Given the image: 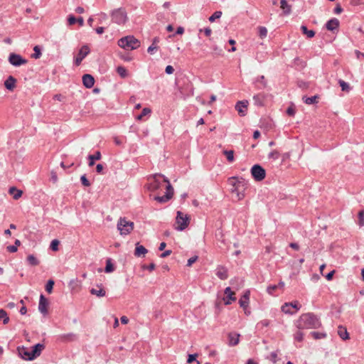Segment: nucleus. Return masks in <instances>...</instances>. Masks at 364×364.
<instances>
[{
  "label": "nucleus",
  "mask_w": 364,
  "mask_h": 364,
  "mask_svg": "<svg viewBox=\"0 0 364 364\" xmlns=\"http://www.w3.org/2000/svg\"><path fill=\"white\" fill-rule=\"evenodd\" d=\"M296 326L299 329L318 328L321 326V322L318 316L314 313L301 314L296 321Z\"/></svg>",
  "instance_id": "nucleus-1"
},
{
  "label": "nucleus",
  "mask_w": 364,
  "mask_h": 364,
  "mask_svg": "<svg viewBox=\"0 0 364 364\" xmlns=\"http://www.w3.org/2000/svg\"><path fill=\"white\" fill-rule=\"evenodd\" d=\"M45 348V346L43 343H37L32 347V350H30L28 348L24 346H18L17 351L18 355L26 360H33L37 357L40 356L42 350Z\"/></svg>",
  "instance_id": "nucleus-2"
},
{
  "label": "nucleus",
  "mask_w": 364,
  "mask_h": 364,
  "mask_svg": "<svg viewBox=\"0 0 364 364\" xmlns=\"http://www.w3.org/2000/svg\"><path fill=\"white\" fill-rule=\"evenodd\" d=\"M119 47L127 50H134L137 48L140 42L133 36H127L120 38L118 41Z\"/></svg>",
  "instance_id": "nucleus-3"
},
{
  "label": "nucleus",
  "mask_w": 364,
  "mask_h": 364,
  "mask_svg": "<svg viewBox=\"0 0 364 364\" xmlns=\"http://www.w3.org/2000/svg\"><path fill=\"white\" fill-rule=\"evenodd\" d=\"M112 21L118 25L124 24L127 20V14L124 8L114 9L111 14Z\"/></svg>",
  "instance_id": "nucleus-4"
},
{
  "label": "nucleus",
  "mask_w": 364,
  "mask_h": 364,
  "mask_svg": "<svg viewBox=\"0 0 364 364\" xmlns=\"http://www.w3.org/2000/svg\"><path fill=\"white\" fill-rule=\"evenodd\" d=\"M190 217L183 214L181 211H177V215L176 218V223L177 226L175 228L178 231H183L185 230L189 224Z\"/></svg>",
  "instance_id": "nucleus-5"
},
{
  "label": "nucleus",
  "mask_w": 364,
  "mask_h": 364,
  "mask_svg": "<svg viewBox=\"0 0 364 364\" xmlns=\"http://www.w3.org/2000/svg\"><path fill=\"white\" fill-rule=\"evenodd\" d=\"M117 228L122 235H127L133 230L134 223L121 218L118 221Z\"/></svg>",
  "instance_id": "nucleus-6"
},
{
  "label": "nucleus",
  "mask_w": 364,
  "mask_h": 364,
  "mask_svg": "<svg viewBox=\"0 0 364 364\" xmlns=\"http://www.w3.org/2000/svg\"><path fill=\"white\" fill-rule=\"evenodd\" d=\"M251 174L256 181H261L265 178L266 171L262 166L255 164L251 168Z\"/></svg>",
  "instance_id": "nucleus-7"
},
{
  "label": "nucleus",
  "mask_w": 364,
  "mask_h": 364,
  "mask_svg": "<svg viewBox=\"0 0 364 364\" xmlns=\"http://www.w3.org/2000/svg\"><path fill=\"white\" fill-rule=\"evenodd\" d=\"M9 62L14 66L18 67L27 63L28 60L21 55L12 53L9 56Z\"/></svg>",
  "instance_id": "nucleus-8"
},
{
  "label": "nucleus",
  "mask_w": 364,
  "mask_h": 364,
  "mask_svg": "<svg viewBox=\"0 0 364 364\" xmlns=\"http://www.w3.org/2000/svg\"><path fill=\"white\" fill-rule=\"evenodd\" d=\"M90 53V48L88 46L84 45L81 47L79 53L75 58V64L78 66L82 63V60Z\"/></svg>",
  "instance_id": "nucleus-9"
},
{
  "label": "nucleus",
  "mask_w": 364,
  "mask_h": 364,
  "mask_svg": "<svg viewBox=\"0 0 364 364\" xmlns=\"http://www.w3.org/2000/svg\"><path fill=\"white\" fill-rule=\"evenodd\" d=\"M48 299L44 296L43 294H41L40 299H39V304H38L39 311L42 314L46 315L48 314Z\"/></svg>",
  "instance_id": "nucleus-10"
},
{
  "label": "nucleus",
  "mask_w": 364,
  "mask_h": 364,
  "mask_svg": "<svg viewBox=\"0 0 364 364\" xmlns=\"http://www.w3.org/2000/svg\"><path fill=\"white\" fill-rule=\"evenodd\" d=\"M250 295V291H246L239 300V304H240V307L244 309L245 312L247 314H250V311H246V309L249 304Z\"/></svg>",
  "instance_id": "nucleus-11"
},
{
  "label": "nucleus",
  "mask_w": 364,
  "mask_h": 364,
  "mask_svg": "<svg viewBox=\"0 0 364 364\" xmlns=\"http://www.w3.org/2000/svg\"><path fill=\"white\" fill-rule=\"evenodd\" d=\"M77 339V336L73 333L59 335L58 340L61 342H71Z\"/></svg>",
  "instance_id": "nucleus-12"
},
{
  "label": "nucleus",
  "mask_w": 364,
  "mask_h": 364,
  "mask_svg": "<svg viewBox=\"0 0 364 364\" xmlns=\"http://www.w3.org/2000/svg\"><path fill=\"white\" fill-rule=\"evenodd\" d=\"M339 24H340L339 21L336 18H333L327 21V23L326 24V28L328 31L334 32L335 31H338Z\"/></svg>",
  "instance_id": "nucleus-13"
},
{
  "label": "nucleus",
  "mask_w": 364,
  "mask_h": 364,
  "mask_svg": "<svg viewBox=\"0 0 364 364\" xmlns=\"http://www.w3.org/2000/svg\"><path fill=\"white\" fill-rule=\"evenodd\" d=\"M247 101H239L235 105V109L238 112L240 116H245L246 114V109L247 107Z\"/></svg>",
  "instance_id": "nucleus-14"
},
{
  "label": "nucleus",
  "mask_w": 364,
  "mask_h": 364,
  "mask_svg": "<svg viewBox=\"0 0 364 364\" xmlns=\"http://www.w3.org/2000/svg\"><path fill=\"white\" fill-rule=\"evenodd\" d=\"M225 294H226V298H224L223 299L226 305H229L236 300V298L234 296L235 293L232 291L230 287H227L225 289Z\"/></svg>",
  "instance_id": "nucleus-15"
},
{
  "label": "nucleus",
  "mask_w": 364,
  "mask_h": 364,
  "mask_svg": "<svg viewBox=\"0 0 364 364\" xmlns=\"http://www.w3.org/2000/svg\"><path fill=\"white\" fill-rule=\"evenodd\" d=\"M239 333L232 332L228 334V345L230 346H235L239 343L240 341Z\"/></svg>",
  "instance_id": "nucleus-16"
},
{
  "label": "nucleus",
  "mask_w": 364,
  "mask_h": 364,
  "mask_svg": "<svg viewBox=\"0 0 364 364\" xmlns=\"http://www.w3.org/2000/svg\"><path fill=\"white\" fill-rule=\"evenodd\" d=\"M164 176L161 175V174H155L154 176V181L152 183H151L149 184V189L151 191H155L158 189H159L161 186V182L157 179V177H163L164 178Z\"/></svg>",
  "instance_id": "nucleus-17"
},
{
  "label": "nucleus",
  "mask_w": 364,
  "mask_h": 364,
  "mask_svg": "<svg viewBox=\"0 0 364 364\" xmlns=\"http://www.w3.org/2000/svg\"><path fill=\"white\" fill-rule=\"evenodd\" d=\"M82 83L87 88H91L95 83V79L92 75L90 74H85L82 76Z\"/></svg>",
  "instance_id": "nucleus-18"
},
{
  "label": "nucleus",
  "mask_w": 364,
  "mask_h": 364,
  "mask_svg": "<svg viewBox=\"0 0 364 364\" xmlns=\"http://www.w3.org/2000/svg\"><path fill=\"white\" fill-rule=\"evenodd\" d=\"M280 7L283 10V14L288 16L291 13V6L289 5L287 0L280 1Z\"/></svg>",
  "instance_id": "nucleus-19"
},
{
  "label": "nucleus",
  "mask_w": 364,
  "mask_h": 364,
  "mask_svg": "<svg viewBox=\"0 0 364 364\" xmlns=\"http://www.w3.org/2000/svg\"><path fill=\"white\" fill-rule=\"evenodd\" d=\"M16 80L11 75L9 76L4 82V86L9 90H13L15 87Z\"/></svg>",
  "instance_id": "nucleus-20"
},
{
  "label": "nucleus",
  "mask_w": 364,
  "mask_h": 364,
  "mask_svg": "<svg viewBox=\"0 0 364 364\" xmlns=\"http://www.w3.org/2000/svg\"><path fill=\"white\" fill-rule=\"evenodd\" d=\"M216 275L222 280L228 277V270L223 267H218L216 269Z\"/></svg>",
  "instance_id": "nucleus-21"
},
{
  "label": "nucleus",
  "mask_w": 364,
  "mask_h": 364,
  "mask_svg": "<svg viewBox=\"0 0 364 364\" xmlns=\"http://www.w3.org/2000/svg\"><path fill=\"white\" fill-rule=\"evenodd\" d=\"M147 250L143 245H139V244H136L134 251V255L139 257H145V255L147 253Z\"/></svg>",
  "instance_id": "nucleus-22"
},
{
  "label": "nucleus",
  "mask_w": 364,
  "mask_h": 364,
  "mask_svg": "<svg viewBox=\"0 0 364 364\" xmlns=\"http://www.w3.org/2000/svg\"><path fill=\"white\" fill-rule=\"evenodd\" d=\"M338 334L340 338L344 341L349 339V334L347 331L346 328L339 326L338 328Z\"/></svg>",
  "instance_id": "nucleus-23"
},
{
  "label": "nucleus",
  "mask_w": 364,
  "mask_h": 364,
  "mask_svg": "<svg viewBox=\"0 0 364 364\" xmlns=\"http://www.w3.org/2000/svg\"><path fill=\"white\" fill-rule=\"evenodd\" d=\"M264 95L262 93L257 94L253 96L254 104L256 106H263L264 105Z\"/></svg>",
  "instance_id": "nucleus-24"
},
{
  "label": "nucleus",
  "mask_w": 364,
  "mask_h": 364,
  "mask_svg": "<svg viewBox=\"0 0 364 364\" xmlns=\"http://www.w3.org/2000/svg\"><path fill=\"white\" fill-rule=\"evenodd\" d=\"M256 83H259L257 85L258 89H264L267 87V82L264 75H260L257 77L255 80Z\"/></svg>",
  "instance_id": "nucleus-25"
},
{
  "label": "nucleus",
  "mask_w": 364,
  "mask_h": 364,
  "mask_svg": "<svg viewBox=\"0 0 364 364\" xmlns=\"http://www.w3.org/2000/svg\"><path fill=\"white\" fill-rule=\"evenodd\" d=\"M9 193L10 194H13V198L15 199V200H17L19 198L21 197L22 194H23V192L21 190H18L16 187L13 186V187H11L9 190Z\"/></svg>",
  "instance_id": "nucleus-26"
},
{
  "label": "nucleus",
  "mask_w": 364,
  "mask_h": 364,
  "mask_svg": "<svg viewBox=\"0 0 364 364\" xmlns=\"http://www.w3.org/2000/svg\"><path fill=\"white\" fill-rule=\"evenodd\" d=\"M101 159V153L97 151L95 152L93 155H89L88 159H89V166H92L95 164V160H100Z\"/></svg>",
  "instance_id": "nucleus-27"
},
{
  "label": "nucleus",
  "mask_w": 364,
  "mask_h": 364,
  "mask_svg": "<svg viewBox=\"0 0 364 364\" xmlns=\"http://www.w3.org/2000/svg\"><path fill=\"white\" fill-rule=\"evenodd\" d=\"M164 181L167 183V186L166 187V195H168L169 198H172L173 197V188L172 187V186L171 185L170 182H169V180L164 176Z\"/></svg>",
  "instance_id": "nucleus-28"
},
{
  "label": "nucleus",
  "mask_w": 364,
  "mask_h": 364,
  "mask_svg": "<svg viewBox=\"0 0 364 364\" xmlns=\"http://www.w3.org/2000/svg\"><path fill=\"white\" fill-rule=\"evenodd\" d=\"M294 65L299 69H302L306 67V62L297 57L294 60Z\"/></svg>",
  "instance_id": "nucleus-29"
},
{
  "label": "nucleus",
  "mask_w": 364,
  "mask_h": 364,
  "mask_svg": "<svg viewBox=\"0 0 364 364\" xmlns=\"http://www.w3.org/2000/svg\"><path fill=\"white\" fill-rule=\"evenodd\" d=\"M90 293L93 295H96L98 297L105 296L106 294V291L103 288H100V289H91Z\"/></svg>",
  "instance_id": "nucleus-30"
},
{
  "label": "nucleus",
  "mask_w": 364,
  "mask_h": 364,
  "mask_svg": "<svg viewBox=\"0 0 364 364\" xmlns=\"http://www.w3.org/2000/svg\"><path fill=\"white\" fill-rule=\"evenodd\" d=\"M301 30L303 34L306 35L308 38H313L315 36V32L313 30H308L306 26L302 25Z\"/></svg>",
  "instance_id": "nucleus-31"
},
{
  "label": "nucleus",
  "mask_w": 364,
  "mask_h": 364,
  "mask_svg": "<svg viewBox=\"0 0 364 364\" xmlns=\"http://www.w3.org/2000/svg\"><path fill=\"white\" fill-rule=\"evenodd\" d=\"M318 98V95H314L310 97H304L303 100L304 102L307 105H314L317 102V99Z\"/></svg>",
  "instance_id": "nucleus-32"
},
{
  "label": "nucleus",
  "mask_w": 364,
  "mask_h": 364,
  "mask_svg": "<svg viewBox=\"0 0 364 364\" xmlns=\"http://www.w3.org/2000/svg\"><path fill=\"white\" fill-rule=\"evenodd\" d=\"M114 270V267L113 264L112 263L111 259H107L106 261V266L105 269V272L106 273L112 272Z\"/></svg>",
  "instance_id": "nucleus-33"
},
{
  "label": "nucleus",
  "mask_w": 364,
  "mask_h": 364,
  "mask_svg": "<svg viewBox=\"0 0 364 364\" xmlns=\"http://www.w3.org/2000/svg\"><path fill=\"white\" fill-rule=\"evenodd\" d=\"M310 334L316 340L325 338L327 336L326 333L316 332V331H312V332H311Z\"/></svg>",
  "instance_id": "nucleus-34"
},
{
  "label": "nucleus",
  "mask_w": 364,
  "mask_h": 364,
  "mask_svg": "<svg viewBox=\"0 0 364 364\" xmlns=\"http://www.w3.org/2000/svg\"><path fill=\"white\" fill-rule=\"evenodd\" d=\"M223 154L226 156L227 160L229 162H232L234 161V151L232 150H224Z\"/></svg>",
  "instance_id": "nucleus-35"
},
{
  "label": "nucleus",
  "mask_w": 364,
  "mask_h": 364,
  "mask_svg": "<svg viewBox=\"0 0 364 364\" xmlns=\"http://www.w3.org/2000/svg\"><path fill=\"white\" fill-rule=\"evenodd\" d=\"M27 261L32 266H36L39 264L38 259L33 255L27 257Z\"/></svg>",
  "instance_id": "nucleus-36"
},
{
  "label": "nucleus",
  "mask_w": 364,
  "mask_h": 364,
  "mask_svg": "<svg viewBox=\"0 0 364 364\" xmlns=\"http://www.w3.org/2000/svg\"><path fill=\"white\" fill-rule=\"evenodd\" d=\"M117 72L120 77L124 78L127 76V71L126 68L123 66H118L117 68Z\"/></svg>",
  "instance_id": "nucleus-37"
},
{
  "label": "nucleus",
  "mask_w": 364,
  "mask_h": 364,
  "mask_svg": "<svg viewBox=\"0 0 364 364\" xmlns=\"http://www.w3.org/2000/svg\"><path fill=\"white\" fill-rule=\"evenodd\" d=\"M338 84L340 85L341 90L345 92H349L350 90V85L348 82H345L343 80H338Z\"/></svg>",
  "instance_id": "nucleus-38"
},
{
  "label": "nucleus",
  "mask_w": 364,
  "mask_h": 364,
  "mask_svg": "<svg viewBox=\"0 0 364 364\" xmlns=\"http://www.w3.org/2000/svg\"><path fill=\"white\" fill-rule=\"evenodd\" d=\"M258 34L261 38H264L267 35V29L264 26L258 27Z\"/></svg>",
  "instance_id": "nucleus-39"
},
{
  "label": "nucleus",
  "mask_w": 364,
  "mask_h": 364,
  "mask_svg": "<svg viewBox=\"0 0 364 364\" xmlns=\"http://www.w3.org/2000/svg\"><path fill=\"white\" fill-rule=\"evenodd\" d=\"M171 198L168 197V195H164L162 196H155L154 200L158 201L159 203H164L168 201Z\"/></svg>",
  "instance_id": "nucleus-40"
},
{
  "label": "nucleus",
  "mask_w": 364,
  "mask_h": 364,
  "mask_svg": "<svg viewBox=\"0 0 364 364\" xmlns=\"http://www.w3.org/2000/svg\"><path fill=\"white\" fill-rule=\"evenodd\" d=\"M290 304H288V303H285L284 305H282V312H284V314H294V312L291 311V307H290Z\"/></svg>",
  "instance_id": "nucleus-41"
},
{
  "label": "nucleus",
  "mask_w": 364,
  "mask_h": 364,
  "mask_svg": "<svg viewBox=\"0 0 364 364\" xmlns=\"http://www.w3.org/2000/svg\"><path fill=\"white\" fill-rule=\"evenodd\" d=\"M33 50H34V53L32 54V58H35V59H38L41 58V50L40 48V47L38 46H36L34 48H33Z\"/></svg>",
  "instance_id": "nucleus-42"
},
{
  "label": "nucleus",
  "mask_w": 364,
  "mask_h": 364,
  "mask_svg": "<svg viewBox=\"0 0 364 364\" xmlns=\"http://www.w3.org/2000/svg\"><path fill=\"white\" fill-rule=\"evenodd\" d=\"M150 113H151V109L149 108L145 107L143 109L141 114L136 117V119L139 120H142L144 117L146 116L147 114H149Z\"/></svg>",
  "instance_id": "nucleus-43"
},
{
  "label": "nucleus",
  "mask_w": 364,
  "mask_h": 364,
  "mask_svg": "<svg viewBox=\"0 0 364 364\" xmlns=\"http://www.w3.org/2000/svg\"><path fill=\"white\" fill-rule=\"evenodd\" d=\"M232 186L235 188L232 190V192H237L239 199H241L244 197V194H241L239 193V188L240 186V182H235L232 183Z\"/></svg>",
  "instance_id": "nucleus-44"
},
{
  "label": "nucleus",
  "mask_w": 364,
  "mask_h": 364,
  "mask_svg": "<svg viewBox=\"0 0 364 364\" xmlns=\"http://www.w3.org/2000/svg\"><path fill=\"white\" fill-rule=\"evenodd\" d=\"M54 281L53 279H49L48 282H47V284L46 285V291L50 294L53 291V286H54Z\"/></svg>",
  "instance_id": "nucleus-45"
},
{
  "label": "nucleus",
  "mask_w": 364,
  "mask_h": 364,
  "mask_svg": "<svg viewBox=\"0 0 364 364\" xmlns=\"http://www.w3.org/2000/svg\"><path fill=\"white\" fill-rule=\"evenodd\" d=\"M280 156L279 152L277 150H273L268 154V158L273 160H277Z\"/></svg>",
  "instance_id": "nucleus-46"
},
{
  "label": "nucleus",
  "mask_w": 364,
  "mask_h": 364,
  "mask_svg": "<svg viewBox=\"0 0 364 364\" xmlns=\"http://www.w3.org/2000/svg\"><path fill=\"white\" fill-rule=\"evenodd\" d=\"M223 13L220 11H217L213 13L212 16L209 17V21L210 22H213L215 19L220 18L222 16Z\"/></svg>",
  "instance_id": "nucleus-47"
},
{
  "label": "nucleus",
  "mask_w": 364,
  "mask_h": 364,
  "mask_svg": "<svg viewBox=\"0 0 364 364\" xmlns=\"http://www.w3.org/2000/svg\"><path fill=\"white\" fill-rule=\"evenodd\" d=\"M59 244H60L59 240L55 239V240L51 241L50 245V248L53 251H58V245H59Z\"/></svg>",
  "instance_id": "nucleus-48"
},
{
  "label": "nucleus",
  "mask_w": 364,
  "mask_h": 364,
  "mask_svg": "<svg viewBox=\"0 0 364 364\" xmlns=\"http://www.w3.org/2000/svg\"><path fill=\"white\" fill-rule=\"evenodd\" d=\"M294 340L301 342L304 339V333L301 331H297L294 335Z\"/></svg>",
  "instance_id": "nucleus-49"
},
{
  "label": "nucleus",
  "mask_w": 364,
  "mask_h": 364,
  "mask_svg": "<svg viewBox=\"0 0 364 364\" xmlns=\"http://www.w3.org/2000/svg\"><path fill=\"white\" fill-rule=\"evenodd\" d=\"M269 325V321L267 319H264L257 324V328H263L264 327H267Z\"/></svg>",
  "instance_id": "nucleus-50"
},
{
  "label": "nucleus",
  "mask_w": 364,
  "mask_h": 364,
  "mask_svg": "<svg viewBox=\"0 0 364 364\" xmlns=\"http://www.w3.org/2000/svg\"><path fill=\"white\" fill-rule=\"evenodd\" d=\"M278 289L276 284L269 285L267 288V291L270 295H274V292Z\"/></svg>",
  "instance_id": "nucleus-51"
},
{
  "label": "nucleus",
  "mask_w": 364,
  "mask_h": 364,
  "mask_svg": "<svg viewBox=\"0 0 364 364\" xmlns=\"http://www.w3.org/2000/svg\"><path fill=\"white\" fill-rule=\"evenodd\" d=\"M358 219H359V225L363 226L364 225V210H360L358 213Z\"/></svg>",
  "instance_id": "nucleus-52"
},
{
  "label": "nucleus",
  "mask_w": 364,
  "mask_h": 364,
  "mask_svg": "<svg viewBox=\"0 0 364 364\" xmlns=\"http://www.w3.org/2000/svg\"><path fill=\"white\" fill-rule=\"evenodd\" d=\"M80 181L82 183V184L84 186H86V187H88L90 186V181H88V179L87 178L86 176L85 175H82L81 177H80Z\"/></svg>",
  "instance_id": "nucleus-53"
},
{
  "label": "nucleus",
  "mask_w": 364,
  "mask_h": 364,
  "mask_svg": "<svg viewBox=\"0 0 364 364\" xmlns=\"http://www.w3.org/2000/svg\"><path fill=\"white\" fill-rule=\"evenodd\" d=\"M296 113L295 108L293 105L289 106L287 109V114L289 116H294Z\"/></svg>",
  "instance_id": "nucleus-54"
},
{
  "label": "nucleus",
  "mask_w": 364,
  "mask_h": 364,
  "mask_svg": "<svg viewBox=\"0 0 364 364\" xmlns=\"http://www.w3.org/2000/svg\"><path fill=\"white\" fill-rule=\"evenodd\" d=\"M197 356H198V355L196 353L188 355V358L187 359V363H193V361H195L196 360Z\"/></svg>",
  "instance_id": "nucleus-55"
},
{
  "label": "nucleus",
  "mask_w": 364,
  "mask_h": 364,
  "mask_svg": "<svg viewBox=\"0 0 364 364\" xmlns=\"http://www.w3.org/2000/svg\"><path fill=\"white\" fill-rule=\"evenodd\" d=\"M198 259V256H194L188 259L187 266L191 267Z\"/></svg>",
  "instance_id": "nucleus-56"
},
{
  "label": "nucleus",
  "mask_w": 364,
  "mask_h": 364,
  "mask_svg": "<svg viewBox=\"0 0 364 364\" xmlns=\"http://www.w3.org/2000/svg\"><path fill=\"white\" fill-rule=\"evenodd\" d=\"M159 48L156 45L151 44L147 49V52L150 54H153L154 50H156Z\"/></svg>",
  "instance_id": "nucleus-57"
},
{
  "label": "nucleus",
  "mask_w": 364,
  "mask_h": 364,
  "mask_svg": "<svg viewBox=\"0 0 364 364\" xmlns=\"http://www.w3.org/2000/svg\"><path fill=\"white\" fill-rule=\"evenodd\" d=\"M68 21L69 25H73L76 23V18L73 15H70L68 18Z\"/></svg>",
  "instance_id": "nucleus-58"
},
{
  "label": "nucleus",
  "mask_w": 364,
  "mask_h": 364,
  "mask_svg": "<svg viewBox=\"0 0 364 364\" xmlns=\"http://www.w3.org/2000/svg\"><path fill=\"white\" fill-rule=\"evenodd\" d=\"M289 304H291L290 305V307L295 309L296 311H298L301 308V305L299 304L298 301L291 302Z\"/></svg>",
  "instance_id": "nucleus-59"
},
{
  "label": "nucleus",
  "mask_w": 364,
  "mask_h": 364,
  "mask_svg": "<svg viewBox=\"0 0 364 364\" xmlns=\"http://www.w3.org/2000/svg\"><path fill=\"white\" fill-rule=\"evenodd\" d=\"M165 72L168 75H171L174 72V68L171 65H167L165 69Z\"/></svg>",
  "instance_id": "nucleus-60"
},
{
  "label": "nucleus",
  "mask_w": 364,
  "mask_h": 364,
  "mask_svg": "<svg viewBox=\"0 0 364 364\" xmlns=\"http://www.w3.org/2000/svg\"><path fill=\"white\" fill-rule=\"evenodd\" d=\"M271 360L275 363L277 361V353L276 351L272 352L270 354Z\"/></svg>",
  "instance_id": "nucleus-61"
},
{
  "label": "nucleus",
  "mask_w": 364,
  "mask_h": 364,
  "mask_svg": "<svg viewBox=\"0 0 364 364\" xmlns=\"http://www.w3.org/2000/svg\"><path fill=\"white\" fill-rule=\"evenodd\" d=\"M6 249L9 252H16L17 251V247L16 245H9Z\"/></svg>",
  "instance_id": "nucleus-62"
},
{
  "label": "nucleus",
  "mask_w": 364,
  "mask_h": 364,
  "mask_svg": "<svg viewBox=\"0 0 364 364\" xmlns=\"http://www.w3.org/2000/svg\"><path fill=\"white\" fill-rule=\"evenodd\" d=\"M171 253H172L171 250H167L161 254L160 257H161V258L166 257L169 256Z\"/></svg>",
  "instance_id": "nucleus-63"
},
{
  "label": "nucleus",
  "mask_w": 364,
  "mask_h": 364,
  "mask_svg": "<svg viewBox=\"0 0 364 364\" xmlns=\"http://www.w3.org/2000/svg\"><path fill=\"white\" fill-rule=\"evenodd\" d=\"M103 169H104V167H103L102 164H98L96 166V171H97L98 173H102Z\"/></svg>",
  "instance_id": "nucleus-64"
}]
</instances>
